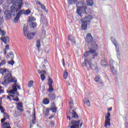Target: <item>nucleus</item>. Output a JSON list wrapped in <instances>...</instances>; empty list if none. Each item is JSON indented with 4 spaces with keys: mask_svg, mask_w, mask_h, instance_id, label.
Listing matches in <instances>:
<instances>
[{
    "mask_svg": "<svg viewBox=\"0 0 128 128\" xmlns=\"http://www.w3.org/2000/svg\"><path fill=\"white\" fill-rule=\"evenodd\" d=\"M6 117H4V118H2L1 120V122L2 124V122H4V120H6Z\"/></svg>",
    "mask_w": 128,
    "mask_h": 128,
    "instance_id": "3c124183",
    "label": "nucleus"
},
{
    "mask_svg": "<svg viewBox=\"0 0 128 128\" xmlns=\"http://www.w3.org/2000/svg\"><path fill=\"white\" fill-rule=\"evenodd\" d=\"M32 86H34V81L30 80L28 84V86L31 88Z\"/></svg>",
    "mask_w": 128,
    "mask_h": 128,
    "instance_id": "4c0bfd02",
    "label": "nucleus"
},
{
    "mask_svg": "<svg viewBox=\"0 0 128 128\" xmlns=\"http://www.w3.org/2000/svg\"><path fill=\"white\" fill-rule=\"evenodd\" d=\"M38 74H46V70H42V71H40V70H38Z\"/></svg>",
    "mask_w": 128,
    "mask_h": 128,
    "instance_id": "ea45409f",
    "label": "nucleus"
},
{
    "mask_svg": "<svg viewBox=\"0 0 128 128\" xmlns=\"http://www.w3.org/2000/svg\"><path fill=\"white\" fill-rule=\"evenodd\" d=\"M18 86V85L16 84V83H14L12 86V90H15L16 92H18V88H16Z\"/></svg>",
    "mask_w": 128,
    "mask_h": 128,
    "instance_id": "7c9ffc66",
    "label": "nucleus"
},
{
    "mask_svg": "<svg viewBox=\"0 0 128 128\" xmlns=\"http://www.w3.org/2000/svg\"><path fill=\"white\" fill-rule=\"evenodd\" d=\"M101 64L102 66H108V62H106L104 59L102 60L101 61Z\"/></svg>",
    "mask_w": 128,
    "mask_h": 128,
    "instance_id": "412c9836",
    "label": "nucleus"
},
{
    "mask_svg": "<svg viewBox=\"0 0 128 128\" xmlns=\"http://www.w3.org/2000/svg\"><path fill=\"white\" fill-rule=\"evenodd\" d=\"M6 64V59H4L2 60L1 62H0V66H4V64Z\"/></svg>",
    "mask_w": 128,
    "mask_h": 128,
    "instance_id": "473e14b6",
    "label": "nucleus"
},
{
    "mask_svg": "<svg viewBox=\"0 0 128 128\" xmlns=\"http://www.w3.org/2000/svg\"><path fill=\"white\" fill-rule=\"evenodd\" d=\"M5 116H6V118H10V116H8V114H5Z\"/></svg>",
    "mask_w": 128,
    "mask_h": 128,
    "instance_id": "e2e57ef3",
    "label": "nucleus"
},
{
    "mask_svg": "<svg viewBox=\"0 0 128 128\" xmlns=\"http://www.w3.org/2000/svg\"><path fill=\"white\" fill-rule=\"evenodd\" d=\"M22 1H20L17 3V4H13L10 6V10L12 12V16H14L16 14H17L18 10L22 8Z\"/></svg>",
    "mask_w": 128,
    "mask_h": 128,
    "instance_id": "20e7f679",
    "label": "nucleus"
},
{
    "mask_svg": "<svg viewBox=\"0 0 128 128\" xmlns=\"http://www.w3.org/2000/svg\"><path fill=\"white\" fill-rule=\"evenodd\" d=\"M22 14H24V10H18V12H17V14H16V16L20 17Z\"/></svg>",
    "mask_w": 128,
    "mask_h": 128,
    "instance_id": "bb28decb",
    "label": "nucleus"
},
{
    "mask_svg": "<svg viewBox=\"0 0 128 128\" xmlns=\"http://www.w3.org/2000/svg\"><path fill=\"white\" fill-rule=\"evenodd\" d=\"M4 80L2 82V84L4 85L6 84H8V82H15V84H16V82H18L16 78H12V74L10 73L4 76Z\"/></svg>",
    "mask_w": 128,
    "mask_h": 128,
    "instance_id": "39448f33",
    "label": "nucleus"
},
{
    "mask_svg": "<svg viewBox=\"0 0 128 128\" xmlns=\"http://www.w3.org/2000/svg\"><path fill=\"white\" fill-rule=\"evenodd\" d=\"M48 90L49 92H54V88H52V86H49V88L48 89Z\"/></svg>",
    "mask_w": 128,
    "mask_h": 128,
    "instance_id": "72a5a7b5",
    "label": "nucleus"
},
{
    "mask_svg": "<svg viewBox=\"0 0 128 128\" xmlns=\"http://www.w3.org/2000/svg\"><path fill=\"white\" fill-rule=\"evenodd\" d=\"M13 100H14L15 102H18L20 100V99H18V98H12Z\"/></svg>",
    "mask_w": 128,
    "mask_h": 128,
    "instance_id": "6e6d98bb",
    "label": "nucleus"
},
{
    "mask_svg": "<svg viewBox=\"0 0 128 128\" xmlns=\"http://www.w3.org/2000/svg\"><path fill=\"white\" fill-rule=\"evenodd\" d=\"M86 4L88 6H92L94 2H92V0H86Z\"/></svg>",
    "mask_w": 128,
    "mask_h": 128,
    "instance_id": "c85d7f7f",
    "label": "nucleus"
},
{
    "mask_svg": "<svg viewBox=\"0 0 128 128\" xmlns=\"http://www.w3.org/2000/svg\"><path fill=\"white\" fill-rule=\"evenodd\" d=\"M48 84L49 86H52V80L50 78L48 79Z\"/></svg>",
    "mask_w": 128,
    "mask_h": 128,
    "instance_id": "e433bc0d",
    "label": "nucleus"
},
{
    "mask_svg": "<svg viewBox=\"0 0 128 128\" xmlns=\"http://www.w3.org/2000/svg\"><path fill=\"white\" fill-rule=\"evenodd\" d=\"M112 41L116 48V52L117 56H120V46L118 44V43H116V40H112Z\"/></svg>",
    "mask_w": 128,
    "mask_h": 128,
    "instance_id": "f8f14e48",
    "label": "nucleus"
},
{
    "mask_svg": "<svg viewBox=\"0 0 128 128\" xmlns=\"http://www.w3.org/2000/svg\"><path fill=\"white\" fill-rule=\"evenodd\" d=\"M70 116L72 118H78V114L74 112V110H72V112L70 111L67 114V118H68L70 120Z\"/></svg>",
    "mask_w": 128,
    "mask_h": 128,
    "instance_id": "6e6552de",
    "label": "nucleus"
},
{
    "mask_svg": "<svg viewBox=\"0 0 128 128\" xmlns=\"http://www.w3.org/2000/svg\"><path fill=\"white\" fill-rule=\"evenodd\" d=\"M8 0L7 1V2H8V4H10V2H14V0ZM8 1H10V2H8Z\"/></svg>",
    "mask_w": 128,
    "mask_h": 128,
    "instance_id": "603ef678",
    "label": "nucleus"
},
{
    "mask_svg": "<svg viewBox=\"0 0 128 128\" xmlns=\"http://www.w3.org/2000/svg\"><path fill=\"white\" fill-rule=\"evenodd\" d=\"M48 98L50 100H56V94H48Z\"/></svg>",
    "mask_w": 128,
    "mask_h": 128,
    "instance_id": "dca6fc26",
    "label": "nucleus"
},
{
    "mask_svg": "<svg viewBox=\"0 0 128 128\" xmlns=\"http://www.w3.org/2000/svg\"><path fill=\"white\" fill-rule=\"evenodd\" d=\"M68 4H76L78 0H67Z\"/></svg>",
    "mask_w": 128,
    "mask_h": 128,
    "instance_id": "aec40b11",
    "label": "nucleus"
},
{
    "mask_svg": "<svg viewBox=\"0 0 128 128\" xmlns=\"http://www.w3.org/2000/svg\"><path fill=\"white\" fill-rule=\"evenodd\" d=\"M68 72H66V70H64V74L63 75L64 78H65V80H66V78H68Z\"/></svg>",
    "mask_w": 128,
    "mask_h": 128,
    "instance_id": "393cba45",
    "label": "nucleus"
},
{
    "mask_svg": "<svg viewBox=\"0 0 128 128\" xmlns=\"http://www.w3.org/2000/svg\"><path fill=\"white\" fill-rule=\"evenodd\" d=\"M37 4H39L40 6L42 5V3H40V2H38Z\"/></svg>",
    "mask_w": 128,
    "mask_h": 128,
    "instance_id": "680f3d73",
    "label": "nucleus"
},
{
    "mask_svg": "<svg viewBox=\"0 0 128 128\" xmlns=\"http://www.w3.org/2000/svg\"><path fill=\"white\" fill-rule=\"evenodd\" d=\"M42 103L44 104H50V100L48 98H45L43 100Z\"/></svg>",
    "mask_w": 128,
    "mask_h": 128,
    "instance_id": "c756f323",
    "label": "nucleus"
},
{
    "mask_svg": "<svg viewBox=\"0 0 128 128\" xmlns=\"http://www.w3.org/2000/svg\"><path fill=\"white\" fill-rule=\"evenodd\" d=\"M110 112H108L107 116L105 117V128H106L108 126H110Z\"/></svg>",
    "mask_w": 128,
    "mask_h": 128,
    "instance_id": "1a4fd4ad",
    "label": "nucleus"
},
{
    "mask_svg": "<svg viewBox=\"0 0 128 128\" xmlns=\"http://www.w3.org/2000/svg\"><path fill=\"white\" fill-rule=\"evenodd\" d=\"M42 36H46V31L44 30L42 32Z\"/></svg>",
    "mask_w": 128,
    "mask_h": 128,
    "instance_id": "13d9d810",
    "label": "nucleus"
},
{
    "mask_svg": "<svg viewBox=\"0 0 128 128\" xmlns=\"http://www.w3.org/2000/svg\"><path fill=\"white\" fill-rule=\"evenodd\" d=\"M17 107L22 108V102H18V103Z\"/></svg>",
    "mask_w": 128,
    "mask_h": 128,
    "instance_id": "a18cd8bd",
    "label": "nucleus"
},
{
    "mask_svg": "<svg viewBox=\"0 0 128 128\" xmlns=\"http://www.w3.org/2000/svg\"><path fill=\"white\" fill-rule=\"evenodd\" d=\"M92 19V16L88 15V16H85L80 20L82 22L81 28L82 30H86L88 28V22H90Z\"/></svg>",
    "mask_w": 128,
    "mask_h": 128,
    "instance_id": "7ed1b4c3",
    "label": "nucleus"
},
{
    "mask_svg": "<svg viewBox=\"0 0 128 128\" xmlns=\"http://www.w3.org/2000/svg\"><path fill=\"white\" fill-rule=\"evenodd\" d=\"M41 8H42V10H45V12H48V10H46V6H44V4L41 5Z\"/></svg>",
    "mask_w": 128,
    "mask_h": 128,
    "instance_id": "c03bdc74",
    "label": "nucleus"
},
{
    "mask_svg": "<svg viewBox=\"0 0 128 128\" xmlns=\"http://www.w3.org/2000/svg\"><path fill=\"white\" fill-rule=\"evenodd\" d=\"M85 40L88 42V44H90L92 42V34L88 33L85 38Z\"/></svg>",
    "mask_w": 128,
    "mask_h": 128,
    "instance_id": "9b49d317",
    "label": "nucleus"
},
{
    "mask_svg": "<svg viewBox=\"0 0 128 128\" xmlns=\"http://www.w3.org/2000/svg\"><path fill=\"white\" fill-rule=\"evenodd\" d=\"M110 64L112 74H118V64L112 59L110 61Z\"/></svg>",
    "mask_w": 128,
    "mask_h": 128,
    "instance_id": "423d86ee",
    "label": "nucleus"
},
{
    "mask_svg": "<svg viewBox=\"0 0 128 128\" xmlns=\"http://www.w3.org/2000/svg\"><path fill=\"white\" fill-rule=\"evenodd\" d=\"M57 110H58V108H56V107L52 108L50 109V110H52V112H56Z\"/></svg>",
    "mask_w": 128,
    "mask_h": 128,
    "instance_id": "a19ab883",
    "label": "nucleus"
},
{
    "mask_svg": "<svg viewBox=\"0 0 128 128\" xmlns=\"http://www.w3.org/2000/svg\"><path fill=\"white\" fill-rule=\"evenodd\" d=\"M94 80L98 84H102V79H100V76H98L95 78Z\"/></svg>",
    "mask_w": 128,
    "mask_h": 128,
    "instance_id": "f3484780",
    "label": "nucleus"
},
{
    "mask_svg": "<svg viewBox=\"0 0 128 128\" xmlns=\"http://www.w3.org/2000/svg\"><path fill=\"white\" fill-rule=\"evenodd\" d=\"M70 124H72V126H70V128H78V126H82V122H80V120H72L70 123H69V126H70Z\"/></svg>",
    "mask_w": 128,
    "mask_h": 128,
    "instance_id": "0eeeda50",
    "label": "nucleus"
},
{
    "mask_svg": "<svg viewBox=\"0 0 128 128\" xmlns=\"http://www.w3.org/2000/svg\"><path fill=\"white\" fill-rule=\"evenodd\" d=\"M112 110V108L111 107L110 108L108 109V112H110V110Z\"/></svg>",
    "mask_w": 128,
    "mask_h": 128,
    "instance_id": "338daca9",
    "label": "nucleus"
},
{
    "mask_svg": "<svg viewBox=\"0 0 128 128\" xmlns=\"http://www.w3.org/2000/svg\"><path fill=\"white\" fill-rule=\"evenodd\" d=\"M34 20H36V18H34V16H31L29 18L30 22H34Z\"/></svg>",
    "mask_w": 128,
    "mask_h": 128,
    "instance_id": "79ce46f5",
    "label": "nucleus"
},
{
    "mask_svg": "<svg viewBox=\"0 0 128 128\" xmlns=\"http://www.w3.org/2000/svg\"><path fill=\"white\" fill-rule=\"evenodd\" d=\"M10 56H14V52H11L9 53Z\"/></svg>",
    "mask_w": 128,
    "mask_h": 128,
    "instance_id": "052dcab7",
    "label": "nucleus"
},
{
    "mask_svg": "<svg viewBox=\"0 0 128 128\" xmlns=\"http://www.w3.org/2000/svg\"><path fill=\"white\" fill-rule=\"evenodd\" d=\"M18 18H20V16L16 15V17H15V18H14V22H18Z\"/></svg>",
    "mask_w": 128,
    "mask_h": 128,
    "instance_id": "58836bf2",
    "label": "nucleus"
},
{
    "mask_svg": "<svg viewBox=\"0 0 128 128\" xmlns=\"http://www.w3.org/2000/svg\"><path fill=\"white\" fill-rule=\"evenodd\" d=\"M2 128H10L9 122H6L2 125Z\"/></svg>",
    "mask_w": 128,
    "mask_h": 128,
    "instance_id": "2eb2a0df",
    "label": "nucleus"
},
{
    "mask_svg": "<svg viewBox=\"0 0 128 128\" xmlns=\"http://www.w3.org/2000/svg\"><path fill=\"white\" fill-rule=\"evenodd\" d=\"M8 92L10 94H16V91L15 90H14L12 89V90H9Z\"/></svg>",
    "mask_w": 128,
    "mask_h": 128,
    "instance_id": "f704fd0d",
    "label": "nucleus"
},
{
    "mask_svg": "<svg viewBox=\"0 0 128 128\" xmlns=\"http://www.w3.org/2000/svg\"><path fill=\"white\" fill-rule=\"evenodd\" d=\"M6 96L7 98V100H10V102H12V98H10V96Z\"/></svg>",
    "mask_w": 128,
    "mask_h": 128,
    "instance_id": "864d4df0",
    "label": "nucleus"
},
{
    "mask_svg": "<svg viewBox=\"0 0 128 128\" xmlns=\"http://www.w3.org/2000/svg\"><path fill=\"white\" fill-rule=\"evenodd\" d=\"M84 102L85 104H86V106H90V100H88V98H86Z\"/></svg>",
    "mask_w": 128,
    "mask_h": 128,
    "instance_id": "a878e982",
    "label": "nucleus"
},
{
    "mask_svg": "<svg viewBox=\"0 0 128 128\" xmlns=\"http://www.w3.org/2000/svg\"><path fill=\"white\" fill-rule=\"evenodd\" d=\"M1 72H2V74H6V72H8V70H6V68H4V69H1Z\"/></svg>",
    "mask_w": 128,
    "mask_h": 128,
    "instance_id": "37998d69",
    "label": "nucleus"
},
{
    "mask_svg": "<svg viewBox=\"0 0 128 128\" xmlns=\"http://www.w3.org/2000/svg\"><path fill=\"white\" fill-rule=\"evenodd\" d=\"M2 86H0V94L4 92V90H2Z\"/></svg>",
    "mask_w": 128,
    "mask_h": 128,
    "instance_id": "de8ad7c7",
    "label": "nucleus"
},
{
    "mask_svg": "<svg viewBox=\"0 0 128 128\" xmlns=\"http://www.w3.org/2000/svg\"><path fill=\"white\" fill-rule=\"evenodd\" d=\"M0 110H4V108H2V106L0 105Z\"/></svg>",
    "mask_w": 128,
    "mask_h": 128,
    "instance_id": "774afa93",
    "label": "nucleus"
},
{
    "mask_svg": "<svg viewBox=\"0 0 128 128\" xmlns=\"http://www.w3.org/2000/svg\"><path fill=\"white\" fill-rule=\"evenodd\" d=\"M50 126H52V128H54V122L52 121L50 122Z\"/></svg>",
    "mask_w": 128,
    "mask_h": 128,
    "instance_id": "49530a36",
    "label": "nucleus"
},
{
    "mask_svg": "<svg viewBox=\"0 0 128 128\" xmlns=\"http://www.w3.org/2000/svg\"><path fill=\"white\" fill-rule=\"evenodd\" d=\"M84 58H86L87 59H85L82 65L83 66H86L88 70H90V68L92 69V61L90 60H92L94 56H96V50L90 49V50L84 53Z\"/></svg>",
    "mask_w": 128,
    "mask_h": 128,
    "instance_id": "f257e3e1",
    "label": "nucleus"
},
{
    "mask_svg": "<svg viewBox=\"0 0 128 128\" xmlns=\"http://www.w3.org/2000/svg\"><path fill=\"white\" fill-rule=\"evenodd\" d=\"M17 88L18 90H20V86L17 85Z\"/></svg>",
    "mask_w": 128,
    "mask_h": 128,
    "instance_id": "69168bd1",
    "label": "nucleus"
},
{
    "mask_svg": "<svg viewBox=\"0 0 128 128\" xmlns=\"http://www.w3.org/2000/svg\"><path fill=\"white\" fill-rule=\"evenodd\" d=\"M4 16L7 20H10L12 18V12L10 10H6L4 12Z\"/></svg>",
    "mask_w": 128,
    "mask_h": 128,
    "instance_id": "9d476101",
    "label": "nucleus"
},
{
    "mask_svg": "<svg viewBox=\"0 0 128 128\" xmlns=\"http://www.w3.org/2000/svg\"><path fill=\"white\" fill-rule=\"evenodd\" d=\"M14 56H12V61H8V64H11V66H14Z\"/></svg>",
    "mask_w": 128,
    "mask_h": 128,
    "instance_id": "2f4dec72",
    "label": "nucleus"
},
{
    "mask_svg": "<svg viewBox=\"0 0 128 128\" xmlns=\"http://www.w3.org/2000/svg\"><path fill=\"white\" fill-rule=\"evenodd\" d=\"M62 64H63L64 66H66V63H64V59H62Z\"/></svg>",
    "mask_w": 128,
    "mask_h": 128,
    "instance_id": "bf43d9fd",
    "label": "nucleus"
},
{
    "mask_svg": "<svg viewBox=\"0 0 128 128\" xmlns=\"http://www.w3.org/2000/svg\"><path fill=\"white\" fill-rule=\"evenodd\" d=\"M6 50H10V45H6V49H5Z\"/></svg>",
    "mask_w": 128,
    "mask_h": 128,
    "instance_id": "5fc2aeb1",
    "label": "nucleus"
},
{
    "mask_svg": "<svg viewBox=\"0 0 128 128\" xmlns=\"http://www.w3.org/2000/svg\"><path fill=\"white\" fill-rule=\"evenodd\" d=\"M32 12L30 10H24V14H26V16H28Z\"/></svg>",
    "mask_w": 128,
    "mask_h": 128,
    "instance_id": "5701e85b",
    "label": "nucleus"
},
{
    "mask_svg": "<svg viewBox=\"0 0 128 128\" xmlns=\"http://www.w3.org/2000/svg\"><path fill=\"white\" fill-rule=\"evenodd\" d=\"M2 24H4V21L2 20V18L0 17V26H2Z\"/></svg>",
    "mask_w": 128,
    "mask_h": 128,
    "instance_id": "8fccbe9b",
    "label": "nucleus"
},
{
    "mask_svg": "<svg viewBox=\"0 0 128 128\" xmlns=\"http://www.w3.org/2000/svg\"><path fill=\"white\" fill-rule=\"evenodd\" d=\"M44 74H46L44 73H43L40 75L41 80L42 81H44V80H46V76H44Z\"/></svg>",
    "mask_w": 128,
    "mask_h": 128,
    "instance_id": "c9c22d12",
    "label": "nucleus"
},
{
    "mask_svg": "<svg viewBox=\"0 0 128 128\" xmlns=\"http://www.w3.org/2000/svg\"><path fill=\"white\" fill-rule=\"evenodd\" d=\"M30 24V28H34L36 27V22H31Z\"/></svg>",
    "mask_w": 128,
    "mask_h": 128,
    "instance_id": "cd10ccee",
    "label": "nucleus"
},
{
    "mask_svg": "<svg viewBox=\"0 0 128 128\" xmlns=\"http://www.w3.org/2000/svg\"><path fill=\"white\" fill-rule=\"evenodd\" d=\"M1 40L4 42L6 44H8V42H10V38L8 36H5V37H1L0 38Z\"/></svg>",
    "mask_w": 128,
    "mask_h": 128,
    "instance_id": "ddd939ff",
    "label": "nucleus"
},
{
    "mask_svg": "<svg viewBox=\"0 0 128 128\" xmlns=\"http://www.w3.org/2000/svg\"><path fill=\"white\" fill-rule=\"evenodd\" d=\"M32 124H36V110H34V112L32 113Z\"/></svg>",
    "mask_w": 128,
    "mask_h": 128,
    "instance_id": "a211bd4d",
    "label": "nucleus"
},
{
    "mask_svg": "<svg viewBox=\"0 0 128 128\" xmlns=\"http://www.w3.org/2000/svg\"><path fill=\"white\" fill-rule=\"evenodd\" d=\"M36 48H38V50H40V40L38 39V40H36Z\"/></svg>",
    "mask_w": 128,
    "mask_h": 128,
    "instance_id": "4be33fe9",
    "label": "nucleus"
},
{
    "mask_svg": "<svg viewBox=\"0 0 128 128\" xmlns=\"http://www.w3.org/2000/svg\"><path fill=\"white\" fill-rule=\"evenodd\" d=\"M69 104H73V100L72 98H70V99L69 100Z\"/></svg>",
    "mask_w": 128,
    "mask_h": 128,
    "instance_id": "09e8293b",
    "label": "nucleus"
},
{
    "mask_svg": "<svg viewBox=\"0 0 128 128\" xmlns=\"http://www.w3.org/2000/svg\"><path fill=\"white\" fill-rule=\"evenodd\" d=\"M26 36L28 40H32L34 38V33H29L27 34V36L26 35Z\"/></svg>",
    "mask_w": 128,
    "mask_h": 128,
    "instance_id": "6ab92c4d",
    "label": "nucleus"
},
{
    "mask_svg": "<svg viewBox=\"0 0 128 128\" xmlns=\"http://www.w3.org/2000/svg\"><path fill=\"white\" fill-rule=\"evenodd\" d=\"M10 96H12V98H14V95H12V94H9Z\"/></svg>",
    "mask_w": 128,
    "mask_h": 128,
    "instance_id": "0e129e2a",
    "label": "nucleus"
},
{
    "mask_svg": "<svg viewBox=\"0 0 128 128\" xmlns=\"http://www.w3.org/2000/svg\"><path fill=\"white\" fill-rule=\"evenodd\" d=\"M24 34L25 36H26V34H28V28L24 26L23 28Z\"/></svg>",
    "mask_w": 128,
    "mask_h": 128,
    "instance_id": "b1692460",
    "label": "nucleus"
},
{
    "mask_svg": "<svg viewBox=\"0 0 128 128\" xmlns=\"http://www.w3.org/2000/svg\"><path fill=\"white\" fill-rule=\"evenodd\" d=\"M68 40H71L73 46H76V40H74V38L72 35L68 36Z\"/></svg>",
    "mask_w": 128,
    "mask_h": 128,
    "instance_id": "4468645a",
    "label": "nucleus"
},
{
    "mask_svg": "<svg viewBox=\"0 0 128 128\" xmlns=\"http://www.w3.org/2000/svg\"><path fill=\"white\" fill-rule=\"evenodd\" d=\"M22 107H17V109L18 110H20V112H22Z\"/></svg>",
    "mask_w": 128,
    "mask_h": 128,
    "instance_id": "4d7b16f0",
    "label": "nucleus"
},
{
    "mask_svg": "<svg viewBox=\"0 0 128 128\" xmlns=\"http://www.w3.org/2000/svg\"><path fill=\"white\" fill-rule=\"evenodd\" d=\"M76 12L78 16H80V18H82V14H86V6H84V3L82 2H78L76 4Z\"/></svg>",
    "mask_w": 128,
    "mask_h": 128,
    "instance_id": "f03ea898",
    "label": "nucleus"
}]
</instances>
